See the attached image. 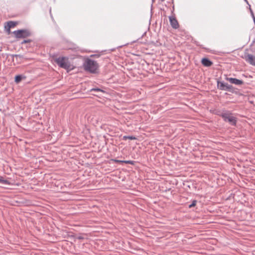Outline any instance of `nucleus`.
<instances>
[{"instance_id": "obj_1", "label": "nucleus", "mask_w": 255, "mask_h": 255, "mask_svg": "<svg viewBox=\"0 0 255 255\" xmlns=\"http://www.w3.org/2000/svg\"><path fill=\"white\" fill-rule=\"evenodd\" d=\"M55 61L60 68L68 71L74 69V66L71 64L68 57L60 56L56 58Z\"/></svg>"}, {"instance_id": "obj_2", "label": "nucleus", "mask_w": 255, "mask_h": 255, "mask_svg": "<svg viewBox=\"0 0 255 255\" xmlns=\"http://www.w3.org/2000/svg\"><path fill=\"white\" fill-rule=\"evenodd\" d=\"M84 69L91 73H96L99 67L98 63L92 59L87 58L84 63Z\"/></svg>"}, {"instance_id": "obj_3", "label": "nucleus", "mask_w": 255, "mask_h": 255, "mask_svg": "<svg viewBox=\"0 0 255 255\" xmlns=\"http://www.w3.org/2000/svg\"><path fill=\"white\" fill-rule=\"evenodd\" d=\"M224 121L229 123L231 126H235L237 124V119L233 116V114L228 110H224V113L222 115Z\"/></svg>"}, {"instance_id": "obj_4", "label": "nucleus", "mask_w": 255, "mask_h": 255, "mask_svg": "<svg viewBox=\"0 0 255 255\" xmlns=\"http://www.w3.org/2000/svg\"><path fill=\"white\" fill-rule=\"evenodd\" d=\"M13 34L17 39L25 38L31 35V32L28 29H19L14 31Z\"/></svg>"}, {"instance_id": "obj_5", "label": "nucleus", "mask_w": 255, "mask_h": 255, "mask_svg": "<svg viewBox=\"0 0 255 255\" xmlns=\"http://www.w3.org/2000/svg\"><path fill=\"white\" fill-rule=\"evenodd\" d=\"M217 88L218 89L222 91H227L231 92H233L234 91V88L232 85L219 81H217Z\"/></svg>"}, {"instance_id": "obj_6", "label": "nucleus", "mask_w": 255, "mask_h": 255, "mask_svg": "<svg viewBox=\"0 0 255 255\" xmlns=\"http://www.w3.org/2000/svg\"><path fill=\"white\" fill-rule=\"evenodd\" d=\"M59 181L53 178V176L49 177V188L52 191H58Z\"/></svg>"}, {"instance_id": "obj_7", "label": "nucleus", "mask_w": 255, "mask_h": 255, "mask_svg": "<svg viewBox=\"0 0 255 255\" xmlns=\"http://www.w3.org/2000/svg\"><path fill=\"white\" fill-rule=\"evenodd\" d=\"M10 56L12 57V60L13 62V65L19 64L23 62L24 60L27 59V58L24 57L23 55L20 54H11Z\"/></svg>"}, {"instance_id": "obj_8", "label": "nucleus", "mask_w": 255, "mask_h": 255, "mask_svg": "<svg viewBox=\"0 0 255 255\" xmlns=\"http://www.w3.org/2000/svg\"><path fill=\"white\" fill-rule=\"evenodd\" d=\"M245 59L246 61L250 64L255 66V56L251 54H248L245 55Z\"/></svg>"}, {"instance_id": "obj_9", "label": "nucleus", "mask_w": 255, "mask_h": 255, "mask_svg": "<svg viewBox=\"0 0 255 255\" xmlns=\"http://www.w3.org/2000/svg\"><path fill=\"white\" fill-rule=\"evenodd\" d=\"M170 24L172 28L177 29L179 27V24L176 19L173 16H169V17Z\"/></svg>"}, {"instance_id": "obj_10", "label": "nucleus", "mask_w": 255, "mask_h": 255, "mask_svg": "<svg viewBox=\"0 0 255 255\" xmlns=\"http://www.w3.org/2000/svg\"><path fill=\"white\" fill-rule=\"evenodd\" d=\"M226 79L231 83L237 85H240L243 84V81L242 80L236 78L227 77Z\"/></svg>"}, {"instance_id": "obj_11", "label": "nucleus", "mask_w": 255, "mask_h": 255, "mask_svg": "<svg viewBox=\"0 0 255 255\" xmlns=\"http://www.w3.org/2000/svg\"><path fill=\"white\" fill-rule=\"evenodd\" d=\"M202 64L206 67H210L213 64V62L207 58H203L201 60Z\"/></svg>"}, {"instance_id": "obj_12", "label": "nucleus", "mask_w": 255, "mask_h": 255, "mask_svg": "<svg viewBox=\"0 0 255 255\" xmlns=\"http://www.w3.org/2000/svg\"><path fill=\"white\" fill-rule=\"evenodd\" d=\"M17 24V22L9 21L7 22V26L8 27L7 31L8 33L10 32V29L15 27Z\"/></svg>"}, {"instance_id": "obj_13", "label": "nucleus", "mask_w": 255, "mask_h": 255, "mask_svg": "<svg viewBox=\"0 0 255 255\" xmlns=\"http://www.w3.org/2000/svg\"><path fill=\"white\" fill-rule=\"evenodd\" d=\"M26 77L23 75H17L15 76L14 78V82L18 84L19 83L22 79H25Z\"/></svg>"}, {"instance_id": "obj_14", "label": "nucleus", "mask_w": 255, "mask_h": 255, "mask_svg": "<svg viewBox=\"0 0 255 255\" xmlns=\"http://www.w3.org/2000/svg\"><path fill=\"white\" fill-rule=\"evenodd\" d=\"M0 183L5 185H10V182L7 180H5L3 179L2 176H0Z\"/></svg>"}, {"instance_id": "obj_15", "label": "nucleus", "mask_w": 255, "mask_h": 255, "mask_svg": "<svg viewBox=\"0 0 255 255\" xmlns=\"http://www.w3.org/2000/svg\"><path fill=\"white\" fill-rule=\"evenodd\" d=\"M90 92H101L105 93L104 90H103L100 88H92L90 90Z\"/></svg>"}, {"instance_id": "obj_16", "label": "nucleus", "mask_w": 255, "mask_h": 255, "mask_svg": "<svg viewBox=\"0 0 255 255\" xmlns=\"http://www.w3.org/2000/svg\"><path fill=\"white\" fill-rule=\"evenodd\" d=\"M197 203V201L196 200H193L192 201V202L190 204L188 205V208H191L192 207H194L196 206V204Z\"/></svg>"}, {"instance_id": "obj_17", "label": "nucleus", "mask_w": 255, "mask_h": 255, "mask_svg": "<svg viewBox=\"0 0 255 255\" xmlns=\"http://www.w3.org/2000/svg\"><path fill=\"white\" fill-rule=\"evenodd\" d=\"M224 110L223 111H221L220 110H215V114L222 117V115L224 114Z\"/></svg>"}, {"instance_id": "obj_18", "label": "nucleus", "mask_w": 255, "mask_h": 255, "mask_svg": "<svg viewBox=\"0 0 255 255\" xmlns=\"http://www.w3.org/2000/svg\"><path fill=\"white\" fill-rule=\"evenodd\" d=\"M123 138L124 139H130V140H134V139H136V138L135 137V136H124L123 137Z\"/></svg>"}, {"instance_id": "obj_19", "label": "nucleus", "mask_w": 255, "mask_h": 255, "mask_svg": "<svg viewBox=\"0 0 255 255\" xmlns=\"http://www.w3.org/2000/svg\"><path fill=\"white\" fill-rule=\"evenodd\" d=\"M32 42V40L31 39H27V40H24L21 42V44H23L25 43H29L30 44Z\"/></svg>"}, {"instance_id": "obj_20", "label": "nucleus", "mask_w": 255, "mask_h": 255, "mask_svg": "<svg viewBox=\"0 0 255 255\" xmlns=\"http://www.w3.org/2000/svg\"><path fill=\"white\" fill-rule=\"evenodd\" d=\"M124 163L134 165L135 161L133 160H124Z\"/></svg>"}, {"instance_id": "obj_21", "label": "nucleus", "mask_w": 255, "mask_h": 255, "mask_svg": "<svg viewBox=\"0 0 255 255\" xmlns=\"http://www.w3.org/2000/svg\"><path fill=\"white\" fill-rule=\"evenodd\" d=\"M112 160L116 163H124V160H118V159H113Z\"/></svg>"}, {"instance_id": "obj_22", "label": "nucleus", "mask_w": 255, "mask_h": 255, "mask_svg": "<svg viewBox=\"0 0 255 255\" xmlns=\"http://www.w3.org/2000/svg\"><path fill=\"white\" fill-rule=\"evenodd\" d=\"M249 9H250V13H251L252 11H253L251 7V5L250 4H249Z\"/></svg>"}, {"instance_id": "obj_23", "label": "nucleus", "mask_w": 255, "mask_h": 255, "mask_svg": "<svg viewBox=\"0 0 255 255\" xmlns=\"http://www.w3.org/2000/svg\"><path fill=\"white\" fill-rule=\"evenodd\" d=\"M251 16H252V18H253V21H254V20H255V15H254V14H253V15H251Z\"/></svg>"}, {"instance_id": "obj_24", "label": "nucleus", "mask_w": 255, "mask_h": 255, "mask_svg": "<svg viewBox=\"0 0 255 255\" xmlns=\"http://www.w3.org/2000/svg\"><path fill=\"white\" fill-rule=\"evenodd\" d=\"M251 15H253V14H254L253 11H252V12L251 13Z\"/></svg>"}, {"instance_id": "obj_25", "label": "nucleus", "mask_w": 255, "mask_h": 255, "mask_svg": "<svg viewBox=\"0 0 255 255\" xmlns=\"http://www.w3.org/2000/svg\"><path fill=\"white\" fill-rule=\"evenodd\" d=\"M245 0V1H246V2L248 4H249V2H248V0Z\"/></svg>"}, {"instance_id": "obj_26", "label": "nucleus", "mask_w": 255, "mask_h": 255, "mask_svg": "<svg viewBox=\"0 0 255 255\" xmlns=\"http://www.w3.org/2000/svg\"><path fill=\"white\" fill-rule=\"evenodd\" d=\"M30 46H31L30 44H28V46H27L26 47H30Z\"/></svg>"}, {"instance_id": "obj_27", "label": "nucleus", "mask_w": 255, "mask_h": 255, "mask_svg": "<svg viewBox=\"0 0 255 255\" xmlns=\"http://www.w3.org/2000/svg\"><path fill=\"white\" fill-rule=\"evenodd\" d=\"M30 46H31L30 44H28V46H27L26 47H30Z\"/></svg>"}, {"instance_id": "obj_28", "label": "nucleus", "mask_w": 255, "mask_h": 255, "mask_svg": "<svg viewBox=\"0 0 255 255\" xmlns=\"http://www.w3.org/2000/svg\"><path fill=\"white\" fill-rule=\"evenodd\" d=\"M55 140H56V138L54 139H53V141H52V143L54 142V141H55Z\"/></svg>"}, {"instance_id": "obj_29", "label": "nucleus", "mask_w": 255, "mask_h": 255, "mask_svg": "<svg viewBox=\"0 0 255 255\" xmlns=\"http://www.w3.org/2000/svg\"><path fill=\"white\" fill-rule=\"evenodd\" d=\"M55 140H56V138L54 139H53V141H52V143L54 142V141H55Z\"/></svg>"}, {"instance_id": "obj_30", "label": "nucleus", "mask_w": 255, "mask_h": 255, "mask_svg": "<svg viewBox=\"0 0 255 255\" xmlns=\"http://www.w3.org/2000/svg\"><path fill=\"white\" fill-rule=\"evenodd\" d=\"M55 140H56V138L54 139H53V141H52V143L54 142V141H55Z\"/></svg>"}, {"instance_id": "obj_31", "label": "nucleus", "mask_w": 255, "mask_h": 255, "mask_svg": "<svg viewBox=\"0 0 255 255\" xmlns=\"http://www.w3.org/2000/svg\"><path fill=\"white\" fill-rule=\"evenodd\" d=\"M161 2L164 1L165 0H160Z\"/></svg>"}, {"instance_id": "obj_32", "label": "nucleus", "mask_w": 255, "mask_h": 255, "mask_svg": "<svg viewBox=\"0 0 255 255\" xmlns=\"http://www.w3.org/2000/svg\"><path fill=\"white\" fill-rule=\"evenodd\" d=\"M51 18L53 19V16L52 15H51Z\"/></svg>"}, {"instance_id": "obj_33", "label": "nucleus", "mask_w": 255, "mask_h": 255, "mask_svg": "<svg viewBox=\"0 0 255 255\" xmlns=\"http://www.w3.org/2000/svg\"><path fill=\"white\" fill-rule=\"evenodd\" d=\"M50 160H51V159H50V157H49L48 161H50Z\"/></svg>"}]
</instances>
